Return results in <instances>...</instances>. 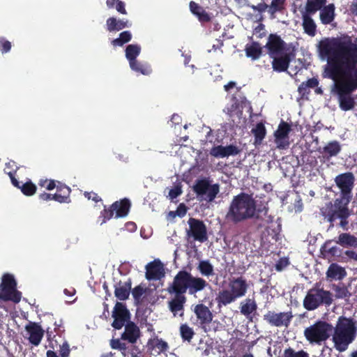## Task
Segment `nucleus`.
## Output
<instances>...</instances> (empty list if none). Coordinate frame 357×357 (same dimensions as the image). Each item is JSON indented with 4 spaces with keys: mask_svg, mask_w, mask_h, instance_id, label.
<instances>
[{
    "mask_svg": "<svg viewBox=\"0 0 357 357\" xmlns=\"http://www.w3.org/2000/svg\"><path fill=\"white\" fill-rule=\"evenodd\" d=\"M125 7H126L125 3L121 0H119V1H117L116 4L115 8L119 13L123 14V15H126L127 11H126Z\"/></svg>",
    "mask_w": 357,
    "mask_h": 357,
    "instance_id": "57",
    "label": "nucleus"
},
{
    "mask_svg": "<svg viewBox=\"0 0 357 357\" xmlns=\"http://www.w3.org/2000/svg\"><path fill=\"white\" fill-rule=\"evenodd\" d=\"M25 329L29 335V342L34 346L39 345L44 335V331L42 327L38 323L29 322L26 326Z\"/></svg>",
    "mask_w": 357,
    "mask_h": 357,
    "instance_id": "21",
    "label": "nucleus"
},
{
    "mask_svg": "<svg viewBox=\"0 0 357 357\" xmlns=\"http://www.w3.org/2000/svg\"><path fill=\"white\" fill-rule=\"evenodd\" d=\"M70 349L69 344L67 342H63L60 346L59 354L61 357H68L70 355Z\"/></svg>",
    "mask_w": 357,
    "mask_h": 357,
    "instance_id": "54",
    "label": "nucleus"
},
{
    "mask_svg": "<svg viewBox=\"0 0 357 357\" xmlns=\"http://www.w3.org/2000/svg\"><path fill=\"white\" fill-rule=\"evenodd\" d=\"M252 132L255 136V144H260L266 136V128L262 123H257L255 128L252 129Z\"/></svg>",
    "mask_w": 357,
    "mask_h": 357,
    "instance_id": "42",
    "label": "nucleus"
},
{
    "mask_svg": "<svg viewBox=\"0 0 357 357\" xmlns=\"http://www.w3.org/2000/svg\"><path fill=\"white\" fill-rule=\"evenodd\" d=\"M261 231V241L264 245L273 243L277 241L279 227L275 229L259 227Z\"/></svg>",
    "mask_w": 357,
    "mask_h": 357,
    "instance_id": "31",
    "label": "nucleus"
},
{
    "mask_svg": "<svg viewBox=\"0 0 357 357\" xmlns=\"http://www.w3.org/2000/svg\"><path fill=\"white\" fill-rule=\"evenodd\" d=\"M310 15L307 13L303 15V27L305 33L313 37L316 35L317 25Z\"/></svg>",
    "mask_w": 357,
    "mask_h": 357,
    "instance_id": "36",
    "label": "nucleus"
},
{
    "mask_svg": "<svg viewBox=\"0 0 357 357\" xmlns=\"http://www.w3.org/2000/svg\"><path fill=\"white\" fill-rule=\"evenodd\" d=\"M257 309V305L254 299L246 298L244 302L241 303L240 312L246 317H249Z\"/></svg>",
    "mask_w": 357,
    "mask_h": 357,
    "instance_id": "37",
    "label": "nucleus"
},
{
    "mask_svg": "<svg viewBox=\"0 0 357 357\" xmlns=\"http://www.w3.org/2000/svg\"><path fill=\"white\" fill-rule=\"evenodd\" d=\"M333 331V326L332 324L319 320L310 327L306 328L304 335L310 343L320 344L330 337Z\"/></svg>",
    "mask_w": 357,
    "mask_h": 357,
    "instance_id": "7",
    "label": "nucleus"
},
{
    "mask_svg": "<svg viewBox=\"0 0 357 357\" xmlns=\"http://www.w3.org/2000/svg\"><path fill=\"white\" fill-rule=\"evenodd\" d=\"M228 287L220 290L216 296L215 302L219 309L243 297L248 291V284L246 280L241 276L230 279Z\"/></svg>",
    "mask_w": 357,
    "mask_h": 357,
    "instance_id": "5",
    "label": "nucleus"
},
{
    "mask_svg": "<svg viewBox=\"0 0 357 357\" xmlns=\"http://www.w3.org/2000/svg\"><path fill=\"white\" fill-rule=\"evenodd\" d=\"M194 312L201 327L205 332H207L208 329L206 326H208L213 320V314L209 308L205 305L199 303L195 306Z\"/></svg>",
    "mask_w": 357,
    "mask_h": 357,
    "instance_id": "17",
    "label": "nucleus"
},
{
    "mask_svg": "<svg viewBox=\"0 0 357 357\" xmlns=\"http://www.w3.org/2000/svg\"><path fill=\"white\" fill-rule=\"evenodd\" d=\"M273 69L276 72H284L288 69L290 63V52L271 57Z\"/></svg>",
    "mask_w": 357,
    "mask_h": 357,
    "instance_id": "22",
    "label": "nucleus"
},
{
    "mask_svg": "<svg viewBox=\"0 0 357 357\" xmlns=\"http://www.w3.org/2000/svg\"><path fill=\"white\" fill-rule=\"evenodd\" d=\"M18 167H16L15 169L13 171H6L5 170V174H8V176L10 178V181L12 184L16 187L17 188L20 189V187L22 186L21 183L15 178V174L17 172Z\"/></svg>",
    "mask_w": 357,
    "mask_h": 357,
    "instance_id": "51",
    "label": "nucleus"
},
{
    "mask_svg": "<svg viewBox=\"0 0 357 357\" xmlns=\"http://www.w3.org/2000/svg\"><path fill=\"white\" fill-rule=\"evenodd\" d=\"M298 91L302 96H305L306 94L310 93V89L306 86L305 82H303L299 86H298Z\"/></svg>",
    "mask_w": 357,
    "mask_h": 357,
    "instance_id": "61",
    "label": "nucleus"
},
{
    "mask_svg": "<svg viewBox=\"0 0 357 357\" xmlns=\"http://www.w3.org/2000/svg\"><path fill=\"white\" fill-rule=\"evenodd\" d=\"M57 181L47 178H40L38 181V185L41 188H45L47 190H54L57 185Z\"/></svg>",
    "mask_w": 357,
    "mask_h": 357,
    "instance_id": "49",
    "label": "nucleus"
},
{
    "mask_svg": "<svg viewBox=\"0 0 357 357\" xmlns=\"http://www.w3.org/2000/svg\"><path fill=\"white\" fill-rule=\"evenodd\" d=\"M284 0H273L270 6V11L275 13L280 11L283 8Z\"/></svg>",
    "mask_w": 357,
    "mask_h": 357,
    "instance_id": "53",
    "label": "nucleus"
},
{
    "mask_svg": "<svg viewBox=\"0 0 357 357\" xmlns=\"http://www.w3.org/2000/svg\"><path fill=\"white\" fill-rule=\"evenodd\" d=\"M322 57L328 58L333 75L357 70V37L353 41L347 34L337 38H325L317 44Z\"/></svg>",
    "mask_w": 357,
    "mask_h": 357,
    "instance_id": "1",
    "label": "nucleus"
},
{
    "mask_svg": "<svg viewBox=\"0 0 357 357\" xmlns=\"http://www.w3.org/2000/svg\"><path fill=\"white\" fill-rule=\"evenodd\" d=\"M147 347L150 351L157 349L158 354L166 352L169 349L167 342L162 339H159L158 336L148 340Z\"/></svg>",
    "mask_w": 357,
    "mask_h": 357,
    "instance_id": "30",
    "label": "nucleus"
},
{
    "mask_svg": "<svg viewBox=\"0 0 357 357\" xmlns=\"http://www.w3.org/2000/svg\"><path fill=\"white\" fill-rule=\"evenodd\" d=\"M130 26L128 20H117L114 17H109L106 21V29L109 32L119 31Z\"/></svg>",
    "mask_w": 357,
    "mask_h": 357,
    "instance_id": "29",
    "label": "nucleus"
},
{
    "mask_svg": "<svg viewBox=\"0 0 357 357\" xmlns=\"http://www.w3.org/2000/svg\"><path fill=\"white\" fill-rule=\"evenodd\" d=\"M186 212H187V208H186V206L183 204H181L178 206L177 210L176 211V214L179 217H183L186 214Z\"/></svg>",
    "mask_w": 357,
    "mask_h": 357,
    "instance_id": "60",
    "label": "nucleus"
},
{
    "mask_svg": "<svg viewBox=\"0 0 357 357\" xmlns=\"http://www.w3.org/2000/svg\"><path fill=\"white\" fill-rule=\"evenodd\" d=\"M333 332L335 349L340 352L344 351L356 336L357 321L352 318L340 316Z\"/></svg>",
    "mask_w": 357,
    "mask_h": 357,
    "instance_id": "3",
    "label": "nucleus"
},
{
    "mask_svg": "<svg viewBox=\"0 0 357 357\" xmlns=\"http://www.w3.org/2000/svg\"><path fill=\"white\" fill-rule=\"evenodd\" d=\"M342 150V146L338 141L333 140L327 143L321 150H319L324 158L329 160L333 157L337 156Z\"/></svg>",
    "mask_w": 357,
    "mask_h": 357,
    "instance_id": "26",
    "label": "nucleus"
},
{
    "mask_svg": "<svg viewBox=\"0 0 357 357\" xmlns=\"http://www.w3.org/2000/svg\"><path fill=\"white\" fill-rule=\"evenodd\" d=\"M191 273L186 271H180L174 278L173 282L167 289L169 294H183L189 289Z\"/></svg>",
    "mask_w": 357,
    "mask_h": 357,
    "instance_id": "13",
    "label": "nucleus"
},
{
    "mask_svg": "<svg viewBox=\"0 0 357 357\" xmlns=\"http://www.w3.org/2000/svg\"><path fill=\"white\" fill-rule=\"evenodd\" d=\"M38 198H39L40 200L43 201V202H47V201H50V200H54V194L52 195V194L44 192L43 193H40L38 195Z\"/></svg>",
    "mask_w": 357,
    "mask_h": 357,
    "instance_id": "58",
    "label": "nucleus"
},
{
    "mask_svg": "<svg viewBox=\"0 0 357 357\" xmlns=\"http://www.w3.org/2000/svg\"><path fill=\"white\" fill-rule=\"evenodd\" d=\"M190 12L198 19L199 22L202 24H205L211 22V16L208 13L206 10L197 3L191 1L189 3Z\"/></svg>",
    "mask_w": 357,
    "mask_h": 357,
    "instance_id": "25",
    "label": "nucleus"
},
{
    "mask_svg": "<svg viewBox=\"0 0 357 357\" xmlns=\"http://www.w3.org/2000/svg\"><path fill=\"white\" fill-rule=\"evenodd\" d=\"M112 317L114 318V321L112 326L116 330L121 329L128 321H130V313L129 310L123 303L120 302H117L115 304L112 311Z\"/></svg>",
    "mask_w": 357,
    "mask_h": 357,
    "instance_id": "15",
    "label": "nucleus"
},
{
    "mask_svg": "<svg viewBox=\"0 0 357 357\" xmlns=\"http://www.w3.org/2000/svg\"><path fill=\"white\" fill-rule=\"evenodd\" d=\"M124 331L121 335V340L127 341L131 344H135L141 337V331L137 325L133 321H128Z\"/></svg>",
    "mask_w": 357,
    "mask_h": 357,
    "instance_id": "18",
    "label": "nucleus"
},
{
    "mask_svg": "<svg viewBox=\"0 0 357 357\" xmlns=\"http://www.w3.org/2000/svg\"><path fill=\"white\" fill-rule=\"evenodd\" d=\"M132 287V280L129 278L126 282L119 281L114 285V295L120 301L128 298Z\"/></svg>",
    "mask_w": 357,
    "mask_h": 357,
    "instance_id": "23",
    "label": "nucleus"
},
{
    "mask_svg": "<svg viewBox=\"0 0 357 357\" xmlns=\"http://www.w3.org/2000/svg\"><path fill=\"white\" fill-rule=\"evenodd\" d=\"M305 84L309 89H314L318 86L319 82L317 79L312 77L309 79Z\"/></svg>",
    "mask_w": 357,
    "mask_h": 357,
    "instance_id": "59",
    "label": "nucleus"
},
{
    "mask_svg": "<svg viewBox=\"0 0 357 357\" xmlns=\"http://www.w3.org/2000/svg\"><path fill=\"white\" fill-rule=\"evenodd\" d=\"M189 230L187 231L188 237H192L194 241L204 243L208 240L207 229L204 222L194 218L188 220Z\"/></svg>",
    "mask_w": 357,
    "mask_h": 357,
    "instance_id": "12",
    "label": "nucleus"
},
{
    "mask_svg": "<svg viewBox=\"0 0 357 357\" xmlns=\"http://www.w3.org/2000/svg\"><path fill=\"white\" fill-rule=\"evenodd\" d=\"M128 347L125 342H121L120 346L118 349L121 351L123 356H126L128 354H131V357H138V354H140V350L137 346L132 344L129 351H128Z\"/></svg>",
    "mask_w": 357,
    "mask_h": 357,
    "instance_id": "45",
    "label": "nucleus"
},
{
    "mask_svg": "<svg viewBox=\"0 0 357 357\" xmlns=\"http://www.w3.org/2000/svg\"><path fill=\"white\" fill-rule=\"evenodd\" d=\"M241 149L238 146L229 144L227 146L218 145L214 146L210 151V154L215 158H225L229 156H235L239 154Z\"/></svg>",
    "mask_w": 357,
    "mask_h": 357,
    "instance_id": "20",
    "label": "nucleus"
},
{
    "mask_svg": "<svg viewBox=\"0 0 357 357\" xmlns=\"http://www.w3.org/2000/svg\"><path fill=\"white\" fill-rule=\"evenodd\" d=\"M245 51L246 56L253 60L258 59L262 54V49L257 42H252L250 45H247Z\"/></svg>",
    "mask_w": 357,
    "mask_h": 357,
    "instance_id": "38",
    "label": "nucleus"
},
{
    "mask_svg": "<svg viewBox=\"0 0 357 357\" xmlns=\"http://www.w3.org/2000/svg\"><path fill=\"white\" fill-rule=\"evenodd\" d=\"M349 10L352 15L357 16V0L351 3L349 6Z\"/></svg>",
    "mask_w": 357,
    "mask_h": 357,
    "instance_id": "64",
    "label": "nucleus"
},
{
    "mask_svg": "<svg viewBox=\"0 0 357 357\" xmlns=\"http://www.w3.org/2000/svg\"><path fill=\"white\" fill-rule=\"evenodd\" d=\"M21 298L22 293L17 289V282L14 276L5 273L0 284V300L18 303Z\"/></svg>",
    "mask_w": 357,
    "mask_h": 357,
    "instance_id": "8",
    "label": "nucleus"
},
{
    "mask_svg": "<svg viewBox=\"0 0 357 357\" xmlns=\"http://www.w3.org/2000/svg\"><path fill=\"white\" fill-rule=\"evenodd\" d=\"M333 301L331 291L317 287L316 285L308 290L303 300V306L307 310H314L320 305L330 306Z\"/></svg>",
    "mask_w": 357,
    "mask_h": 357,
    "instance_id": "6",
    "label": "nucleus"
},
{
    "mask_svg": "<svg viewBox=\"0 0 357 357\" xmlns=\"http://www.w3.org/2000/svg\"><path fill=\"white\" fill-rule=\"evenodd\" d=\"M197 269L202 275L206 277L212 276L215 274L213 266L208 260L200 261Z\"/></svg>",
    "mask_w": 357,
    "mask_h": 357,
    "instance_id": "43",
    "label": "nucleus"
},
{
    "mask_svg": "<svg viewBox=\"0 0 357 357\" xmlns=\"http://www.w3.org/2000/svg\"><path fill=\"white\" fill-rule=\"evenodd\" d=\"M193 190L200 200L212 202L220 192V185L211 184L207 178L198 179L193 186Z\"/></svg>",
    "mask_w": 357,
    "mask_h": 357,
    "instance_id": "9",
    "label": "nucleus"
},
{
    "mask_svg": "<svg viewBox=\"0 0 357 357\" xmlns=\"http://www.w3.org/2000/svg\"><path fill=\"white\" fill-rule=\"evenodd\" d=\"M135 302L139 303L142 301V296L146 291V288L139 284L130 291Z\"/></svg>",
    "mask_w": 357,
    "mask_h": 357,
    "instance_id": "48",
    "label": "nucleus"
},
{
    "mask_svg": "<svg viewBox=\"0 0 357 357\" xmlns=\"http://www.w3.org/2000/svg\"><path fill=\"white\" fill-rule=\"evenodd\" d=\"M335 296L337 298H346L351 296V293L348 291L347 288L344 286H337L335 289Z\"/></svg>",
    "mask_w": 357,
    "mask_h": 357,
    "instance_id": "50",
    "label": "nucleus"
},
{
    "mask_svg": "<svg viewBox=\"0 0 357 357\" xmlns=\"http://www.w3.org/2000/svg\"><path fill=\"white\" fill-rule=\"evenodd\" d=\"M130 68L137 73L144 75H148L152 72L151 66L147 63H143L138 60L134 61L133 63H129Z\"/></svg>",
    "mask_w": 357,
    "mask_h": 357,
    "instance_id": "40",
    "label": "nucleus"
},
{
    "mask_svg": "<svg viewBox=\"0 0 357 357\" xmlns=\"http://www.w3.org/2000/svg\"><path fill=\"white\" fill-rule=\"evenodd\" d=\"M174 294H175L174 297L168 302L169 309L174 316H176L178 312H181L179 315L183 316L186 298L183 294L178 293Z\"/></svg>",
    "mask_w": 357,
    "mask_h": 357,
    "instance_id": "24",
    "label": "nucleus"
},
{
    "mask_svg": "<svg viewBox=\"0 0 357 357\" xmlns=\"http://www.w3.org/2000/svg\"><path fill=\"white\" fill-rule=\"evenodd\" d=\"M141 46L138 44L128 45L125 50L126 57L129 63L137 60V56L141 53Z\"/></svg>",
    "mask_w": 357,
    "mask_h": 357,
    "instance_id": "39",
    "label": "nucleus"
},
{
    "mask_svg": "<svg viewBox=\"0 0 357 357\" xmlns=\"http://www.w3.org/2000/svg\"><path fill=\"white\" fill-rule=\"evenodd\" d=\"M84 196L87 199L90 200L91 199L94 202L97 203L98 202H102V199L98 195L97 193L94 192H84Z\"/></svg>",
    "mask_w": 357,
    "mask_h": 357,
    "instance_id": "55",
    "label": "nucleus"
},
{
    "mask_svg": "<svg viewBox=\"0 0 357 357\" xmlns=\"http://www.w3.org/2000/svg\"><path fill=\"white\" fill-rule=\"evenodd\" d=\"M335 6L330 3L320 10V20L323 24H329L335 19Z\"/></svg>",
    "mask_w": 357,
    "mask_h": 357,
    "instance_id": "32",
    "label": "nucleus"
},
{
    "mask_svg": "<svg viewBox=\"0 0 357 357\" xmlns=\"http://www.w3.org/2000/svg\"><path fill=\"white\" fill-rule=\"evenodd\" d=\"M21 192L26 196L30 197L33 195L37 190L36 185L31 181H26L22 184L20 187Z\"/></svg>",
    "mask_w": 357,
    "mask_h": 357,
    "instance_id": "47",
    "label": "nucleus"
},
{
    "mask_svg": "<svg viewBox=\"0 0 357 357\" xmlns=\"http://www.w3.org/2000/svg\"><path fill=\"white\" fill-rule=\"evenodd\" d=\"M290 131V124L282 122L277 130L275 132V142L280 147H284L282 141L287 137L288 132Z\"/></svg>",
    "mask_w": 357,
    "mask_h": 357,
    "instance_id": "35",
    "label": "nucleus"
},
{
    "mask_svg": "<svg viewBox=\"0 0 357 357\" xmlns=\"http://www.w3.org/2000/svg\"><path fill=\"white\" fill-rule=\"evenodd\" d=\"M347 275V272L345 269L338 265L336 263H332L327 271H326V278L328 280L332 281L335 280H341Z\"/></svg>",
    "mask_w": 357,
    "mask_h": 357,
    "instance_id": "28",
    "label": "nucleus"
},
{
    "mask_svg": "<svg viewBox=\"0 0 357 357\" xmlns=\"http://www.w3.org/2000/svg\"><path fill=\"white\" fill-rule=\"evenodd\" d=\"M335 242L342 247L357 248V237L350 233L340 234Z\"/></svg>",
    "mask_w": 357,
    "mask_h": 357,
    "instance_id": "34",
    "label": "nucleus"
},
{
    "mask_svg": "<svg viewBox=\"0 0 357 357\" xmlns=\"http://www.w3.org/2000/svg\"><path fill=\"white\" fill-rule=\"evenodd\" d=\"M208 283L203 278L199 277H194L191 275L190 286H189V294H195L197 292L204 290Z\"/></svg>",
    "mask_w": 357,
    "mask_h": 357,
    "instance_id": "33",
    "label": "nucleus"
},
{
    "mask_svg": "<svg viewBox=\"0 0 357 357\" xmlns=\"http://www.w3.org/2000/svg\"><path fill=\"white\" fill-rule=\"evenodd\" d=\"M182 193L181 187L175 186L172 188L169 192V196L171 199H174L178 197Z\"/></svg>",
    "mask_w": 357,
    "mask_h": 357,
    "instance_id": "56",
    "label": "nucleus"
},
{
    "mask_svg": "<svg viewBox=\"0 0 357 357\" xmlns=\"http://www.w3.org/2000/svg\"><path fill=\"white\" fill-rule=\"evenodd\" d=\"M180 333L182 339L188 342H190L195 335L193 329L186 324L181 325Z\"/></svg>",
    "mask_w": 357,
    "mask_h": 357,
    "instance_id": "46",
    "label": "nucleus"
},
{
    "mask_svg": "<svg viewBox=\"0 0 357 357\" xmlns=\"http://www.w3.org/2000/svg\"><path fill=\"white\" fill-rule=\"evenodd\" d=\"M12 45L11 43L7 40L5 38H0V52L2 54H6L11 50Z\"/></svg>",
    "mask_w": 357,
    "mask_h": 357,
    "instance_id": "52",
    "label": "nucleus"
},
{
    "mask_svg": "<svg viewBox=\"0 0 357 357\" xmlns=\"http://www.w3.org/2000/svg\"><path fill=\"white\" fill-rule=\"evenodd\" d=\"M334 181L340 191L339 197L351 200L355 183L354 174L351 172L340 174L335 176Z\"/></svg>",
    "mask_w": 357,
    "mask_h": 357,
    "instance_id": "11",
    "label": "nucleus"
},
{
    "mask_svg": "<svg viewBox=\"0 0 357 357\" xmlns=\"http://www.w3.org/2000/svg\"><path fill=\"white\" fill-rule=\"evenodd\" d=\"M326 3V0H307L305 6V13L314 14L317 10L322 9Z\"/></svg>",
    "mask_w": 357,
    "mask_h": 357,
    "instance_id": "41",
    "label": "nucleus"
},
{
    "mask_svg": "<svg viewBox=\"0 0 357 357\" xmlns=\"http://www.w3.org/2000/svg\"><path fill=\"white\" fill-rule=\"evenodd\" d=\"M132 40V33L130 31H124L119 34V38L112 40L111 43L114 47H122Z\"/></svg>",
    "mask_w": 357,
    "mask_h": 357,
    "instance_id": "44",
    "label": "nucleus"
},
{
    "mask_svg": "<svg viewBox=\"0 0 357 357\" xmlns=\"http://www.w3.org/2000/svg\"><path fill=\"white\" fill-rule=\"evenodd\" d=\"M351 200L337 197L333 202H330L326 208L321 209L324 219L330 223V227H334V222L339 220V226L344 230H348L349 220L351 211L349 204Z\"/></svg>",
    "mask_w": 357,
    "mask_h": 357,
    "instance_id": "4",
    "label": "nucleus"
},
{
    "mask_svg": "<svg viewBox=\"0 0 357 357\" xmlns=\"http://www.w3.org/2000/svg\"><path fill=\"white\" fill-rule=\"evenodd\" d=\"M146 278L148 280H160L165 276L164 266L159 259H155L146 266Z\"/></svg>",
    "mask_w": 357,
    "mask_h": 357,
    "instance_id": "19",
    "label": "nucleus"
},
{
    "mask_svg": "<svg viewBox=\"0 0 357 357\" xmlns=\"http://www.w3.org/2000/svg\"><path fill=\"white\" fill-rule=\"evenodd\" d=\"M270 57L289 52L286 43L277 34H270L265 45Z\"/></svg>",
    "mask_w": 357,
    "mask_h": 357,
    "instance_id": "14",
    "label": "nucleus"
},
{
    "mask_svg": "<svg viewBox=\"0 0 357 357\" xmlns=\"http://www.w3.org/2000/svg\"><path fill=\"white\" fill-rule=\"evenodd\" d=\"M291 357H309L307 352L301 350L299 351H294L291 349Z\"/></svg>",
    "mask_w": 357,
    "mask_h": 357,
    "instance_id": "62",
    "label": "nucleus"
},
{
    "mask_svg": "<svg viewBox=\"0 0 357 357\" xmlns=\"http://www.w3.org/2000/svg\"><path fill=\"white\" fill-rule=\"evenodd\" d=\"M264 320L271 326H287L290 321V312H275L269 310L264 315Z\"/></svg>",
    "mask_w": 357,
    "mask_h": 357,
    "instance_id": "16",
    "label": "nucleus"
},
{
    "mask_svg": "<svg viewBox=\"0 0 357 357\" xmlns=\"http://www.w3.org/2000/svg\"><path fill=\"white\" fill-rule=\"evenodd\" d=\"M56 188V192L54 194V201L61 204H68L71 202L70 197L71 189L68 186L59 181Z\"/></svg>",
    "mask_w": 357,
    "mask_h": 357,
    "instance_id": "27",
    "label": "nucleus"
},
{
    "mask_svg": "<svg viewBox=\"0 0 357 357\" xmlns=\"http://www.w3.org/2000/svg\"><path fill=\"white\" fill-rule=\"evenodd\" d=\"M344 255L349 259L357 261V252L354 250H346Z\"/></svg>",
    "mask_w": 357,
    "mask_h": 357,
    "instance_id": "63",
    "label": "nucleus"
},
{
    "mask_svg": "<svg viewBox=\"0 0 357 357\" xmlns=\"http://www.w3.org/2000/svg\"><path fill=\"white\" fill-rule=\"evenodd\" d=\"M130 208V202L128 199L124 198L120 201L114 202L109 208H106L101 211L100 217L103 218L102 224L110 220L115 213V218L126 217Z\"/></svg>",
    "mask_w": 357,
    "mask_h": 357,
    "instance_id": "10",
    "label": "nucleus"
},
{
    "mask_svg": "<svg viewBox=\"0 0 357 357\" xmlns=\"http://www.w3.org/2000/svg\"><path fill=\"white\" fill-rule=\"evenodd\" d=\"M267 212L266 206L257 208L252 195L241 192L232 199L225 218L234 223H238L255 217L258 218L262 213L266 215Z\"/></svg>",
    "mask_w": 357,
    "mask_h": 357,
    "instance_id": "2",
    "label": "nucleus"
}]
</instances>
